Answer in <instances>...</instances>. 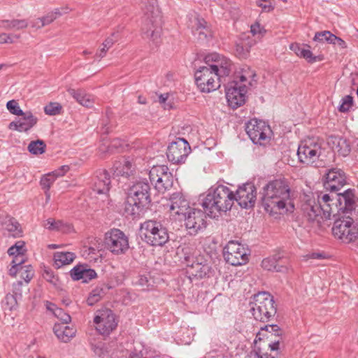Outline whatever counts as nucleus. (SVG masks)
<instances>
[{
  "label": "nucleus",
  "mask_w": 358,
  "mask_h": 358,
  "mask_svg": "<svg viewBox=\"0 0 358 358\" xmlns=\"http://www.w3.org/2000/svg\"><path fill=\"white\" fill-rule=\"evenodd\" d=\"M262 201L266 213L275 217L294 209L289 183L284 178L272 180L264 186Z\"/></svg>",
  "instance_id": "obj_1"
},
{
  "label": "nucleus",
  "mask_w": 358,
  "mask_h": 358,
  "mask_svg": "<svg viewBox=\"0 0 358 358\" xmlns=\"http://www.w3.org/2000/svg\"><path fill=\"white\" fill-rule=\"evenodd\" d=\"M317 200L324 221L329 220L331 216L339 215L341 213L348 214L355 209V190L351 189L335 195L317 192Z\"/></svg>",
  "instance_id": "obj_2"
},
{
  "label": "nucleus",
  "mask_w": 358,
  "mask_h": 358,
  "mask_svg": "<svg viewBox=\"0 0 358 358\" xmlns=\"http://www.w3.org/2000/svg\"><path fill=\"white\" fill-rule=\"evenodd\" d=\"M235 201V195L228 187L217 185L211 187L203 196L201 206L210 217H218L220 213L229 210Z\"/></svg>",
  "instance_id": "obj_3"
},
{
  "label": "nucleus",
  "mask_w": 358,
  "mask_h": 358,
  "mask_svg": "<svg viewBox=\"0 0 358 358\" xmlns=\"http://www.w3.org/2000/svg\"><path fill=\"white\" fill-rule=\"evenodd\" d=\"M255 76L254 71L246 66L238 71L234 80L227 84L226 98L231 108H236L245 103L248 89L252 85Z\"/></svg>",
  "instance_id": "obj_4"
},
{
  "label": "nucleus",
  "mask_w": 358,
  "mask_h": 358,
  "mask_svg": "<svg viewBox=\"0 0 358 358\" xmlns=\"http://www.w3.org/2000/svg\"><path fill=\"white\" fill-rule=\"evenodd\" d=\"M141 9L143 13V36L157 44L161 36L162 19L157 0H143Z\"/></svg>",
  "instance_id": "obj_5"
},
{
  "label": "nucleus",
  "mask_w": 358,
  "mask_h": 358,
  "mask_svg": "<svg viewBox=\"0 0 358 358\" xmlns=\"http://www.w3.org/2000/svg\"><path fill=\"white\" fill-rule=\"evenodd\" d=\"M150 185L147 181L139 180L135 182L129 189L128 202L125 206L127 214L136 216L142 208L151 201Z\"/></svg>",
  "instance_id": "obj_6"
},
{
  "label": "nucleus",
  "mask_w": 358,
  "mask_h": 358,
  "mask_svg": "<svg viewBox=\"0 0 358 358\" xmlns=\"http://www.w3.org/2000/svg\"><path fill=\"white\" fill-rule=\"evenodd\" d=\"M140 236L148 245L162 246L169 240L168 231L160 222L149 220L141 224Z\"/></svg>",
  "instance_id": "obj_7"
},
{
  "label": "nucleus",
  "mask_w": 358,
  "mask_h": 358,
  "mask_svg": "<svg viewBox=\"0 0 358 358\" xmlns=\"http://www.w3.org/2000/svg\"><path fill=\"white\" fill-rule=\"evenodd\" d=\"M273 297L268 292L255 294L250 302V312L254 318L263 322H268L276 313Z\"/></svg>",
  "instance_id": "obj_8"
},
{
  "label": "nucleus",
  "mask_w": 358,
  "mask_h": 358,
  "mask_svg": "<svg viewBox=\"0 0 358 358\" xmlns=\"http://www.w3.org/2000/svg\"><path fill=\"white\" fill-rule=\"evenodd\" d=\"M331 231L334 238L345 244L354 243L358 239V224L348 215L336 220Z\"/></svg>",
  "instance_id": "obj_9"
},
{
  "label": "nucleus",
  "mask_w": 358,
  "mask_h": 358,
  "mask_svg": "<svg viewBox=\"0 0 358 358\" xmlns=\"http://www.w3.org/2000/svg\"><path fill=\"white\" fill-rule=\"evenodd\" d=\"M194 78L198 88L204 93H210L217 90L222 79H224L206 66H200L195 71Z\"/></svg>",
  "instance_id": "obj_10"
},
{
  "label": "nucleus",
  "mask_w": 358,
  "mask_h": 358,
  "mask_svg": "<svg viewBox=\"0 0 358 358\" xmlns=\"http://www.w3.org/2000/svg\"><path fill=\"white\" fill-rule=\"evenodd\" d=\"M301 210L307 220L313 224L320 227L324 222L317 192L305 194L302 199Z\"/></svg>",
  "instance_id": "obj_11"
},
{
  "label": "nucleus",
  "mask_w": 358,
  "mask_h": 358,
  "mask_svg": "<svg viewBox=\"0 0 358 358\" xmlns=\"http://www.w3.org/2000/svg\"><path fill=\"white\" fill-rule=\"evenodd\" d=\"M322 152L321 143L311 138L302 141L298 146L297 156L300 162L312 165L320 157Z\"/></svg>",
  "instance_id": "obj_12"
},
{
  "label": "nucleus",
  "mask_w": 358,
  "mask_h": 358,
  "mask_svg": "<svg viewBox=\"0 0 358 358\" xmlns=\"http://www.w3.org/2000/svg\"><path fill=\"white\" fill-rule=\"evenodd\" d=\"M245 131L251 141L259 145H264L271 137L272 131L270 126L264 121L256 118L248 122Z\"/></svg>",
  "instance_id": "obj_13"
},
{
  "label": "nucleus",
  "mask_w": 358,
  "mask_h": 358,
  "mask_svg": "<svg viewBox=\"0 0 358 358\" xmlns=\"http://www.w3.org/2000/svg\"><path fill=\"white\" fill-rule=\"evenodd\" d=\"M150 182L159 192H164L173 185V176L165 165L153 166L149 171Z\"/></svg>",
  "instance_id": "obj_14"
},
{
  "label": "nucleus",
  "mask_w": 358,
  "mask_h": 358,
  "mask_svg": "<svg viewBox=\"0 0 358 358\" xmlns=\"http://www.w3.org/2000/svg\"><path fill=\"white\" fill-rule=\"evenodd\" d=\"M248 250L238 241H231L224 248V257L232 266L244 264L248 261Z\"/></svg>",
  "instance_id": "obj_15"
},
{
  "label": "nucleus",
  "mask_w": 358,
  "mask_h": 358,
  "mask_svg": "<svg viewBox=\"0 0 358 358\" xmlns=\"http://www.w3.org/2000/svg\"><path fill=\"white\" fill-rule=\"evenodd\" d=\"M204 62L206 66L209 67L210 70L224 78L231 73L232 63L230 59L217 52L206 55Z\"/></svg>",
  "instance_id": "obj_16"
},
{
  "label": "nucleus",
  "mask_w": 358,
  "mask_h": 358,
  "mask_svg": "<svg viewBox=\"0 0 358 358\" xmlns=\"http://www.w3.org/2000/svg\"><path fill=\"white\" fill-rule=\"evenodd\" d=\"M191 148L188 142L184 138H177L168 146L166 156L173 164L182 163L190 153Z\"/></svg>",
  "instance_id": "obj_17"
},
{
  "label": "nucleus",
  "mask_w": 358,
  "mask_h": 358,
  "mask_svg": "<svg viewBox=\"0 0 358 358\" xmlns=\"http://www.w3.org/2000/svg\"><path fill=\"white\" fill-rule=\"evenodd\" d=\"M206 212L195 208H189L185 217V224L191 235H195L206 227Z\"/></svg>",
  "instance_id": "obj_18"
},
{
  "label": "nucleus",
  "mask_w": 358,
  "mask_h": 358,
  "mask_svg": "<svg viewBox=\"0 0 358 358\" xmlns=\"http://www.w3.org/2000/svg\"><path fill=\"white\" fill-rule=\"evenodd\" d=\"M95 329L104 340L109 338L112 333V310L104 308L96 311L94 317Z\"/></svg>",
  "instance_id": "obj_19"
},
{
  "label": "nucleus",
  "mask_w": 358,
  "mask_h": 358,
  "mask_svg": "<svg viewBox=\"0 0 358 358\" xmlns=\"http://www.w3.org/2000/svg\"><path fill=\"white\" fill-rule=\"evenodd\" d=\"M257 199V190L252 183H245L236 190L235 200L244 208L253 207Z\"/></svg>",
  "instance_id": "obj_20"
},
{
  "label": "nucleus",
  "mask_w": 358,
  "mask_h": 358,
  "mask_svg": "<svg viewBox=\"0 0 358 358\" xmlns=\"http://www.w3.org/2000/svg\"><path fill=\"white\" fill-rule=\"evenodd\" d=\"M346 182V177L344 172L339 169H329L326 173L324 186L327 190L331 192L338 191Z\"/></svg>",
  "instance_id": "obj_21"
},
{
  "label": "nucleus",
  "mask_w": 358,
  "mask_h": 358,
  "mask_svg": "<svg viewBox=\"0 0 358 358\" xmlns=\"http://www.w3.org/2000/svg\"><path fill=\"white\" fill-rule=\"evenodd\" d=\"M38 122V118L29 111L22 113L15 121L11 122L8 128L20 132H27L34 127Z\"/></svg>",
  "instance_id": "obj_22"
},
{
  "label": "nucleus",
  "mask_w": 358,
  "mask_h": 358,
  "mask_svg": "<svg viewBox=\"0 0 358 358\" xmlns=\"http://www.w3.org/2000/svg\"><path fill=\"white\" fill-rule=\"evenodd\" d=\"M188 27L192 29L194 36H197L199 40H204L211 36L210 31L206 25V22L199 17L196 13L188 15Z\"/></svg>",
  "instance_id": "obj_23"
},
{
  "label": "nucleus",
  "mask_w": 358,
  "mask_h": 358,
  "mask_svg": "<svg viewBox=\"0 0 358 358\" xmlns=\"http://www.w3.org/2000/svg\"><path fill=\"white\" fill-rule=\"evenodd\" d=\"M69 275L73 280H82L84 283H87L97 277L96 271L87 264H77L70 270Z\"/></svg>",
  "instance_id": "obj_24"
},
{
  "label": "nucleus",
  "mask_w": 358,
  "mask_h": 358,
  "mask_svg": "<svg viewBox=\"0 0 358 358\" xmlns=\"http://www.w3.org/2000/svg\"><path fill=\"white\" fill-rule=\"evenodd\" d=\"M127 348L123 345V343H120V347H117L115 350L113 349V355L115 354L117 358H149L150 355L147 349L144 346L141 345L138 348L135 347L134 351L129 352L128 346L129 343H126Z\"/></svg>",
  "instance_id": "obj_25"
},
{
  "label": "nucleus",
  "mask_w": 358,
  "mask_h": 358,
  "mask_svg": "<svg viewBox=\"0 0 358 358\" xmlns=\"http://www.w3.org/2000/svg\"><path fill=\"white\" fill-rule=\"evenodd\" d=\"M170 210L176 215H185L187 212L189 207V201L185 198L182 192L173 193L169 198Z\"/></svg>",
  "instance_id": "obj_26"
},
{
  "label": "nucleus",
  "mask_w": 358,
  "mask_h": 358,
  "mask_svg": "<svg viewBox=\"0 0 358 358\" xmlns=\"http://www.w3.org/2000/svg\"><path fill=\"white\" fill-rule=\"evenodd\" d=\"M176 255L182 264L187 267L198 258L196 256V248L194 243H182L176 250Z\"/></svg>",
  "instance_id": "obj_27"
},
{
  "label": "nucleus",
  "mask_w": 358,
  "mask_h": 358,
  "mask_svg": "<svg viewBox=\"0 0 358 358\" xmlns=\"http://www.w3.org/2000/svg\"><path fill=\"white\" fill-rule=\"evenodd\" d=\"M187 272L196 278H203L209 276L212 269L208 263L203 262L201 257H199L187 267Z\"/></svg>",
  "instance_id": "obj_28"
},
{
  "label": "nucleus",
  "mask_w": 358,
  "mask_h": 358,
  "mask_svg": "<svg viewBox=\"0 0 358 358\" xmlns=\"http://www.w3.org/2000/svg\"><path fill=\"white\" fill-rule=\"evenodd\" d=\"M129 248L127 236L118 229H113V255L125 254Z\"/></svg>",
  "instance_id": "obj_29"
},
{
  "label": "nucleus",
  "mask_w": 358,
  "mask_h": 358,
  "mask_svg": "<svg viewBox=\"0 0 358 358\" xmlns=\"http://www.w3.org/2000/svg\"><path fill=\"white\" fill-rule=\"evenodd\" d=\"M0 224L3 229L8 232L9 236L14 238L22 236L20 224L15 218L8 215H0Z\"/></svg>",
  "instance_id": "obj_30"
},
{
  "label": "nucleus",
  "mask_w": 358,
  "mask_h": 358,
  "mask_svg": "<svg viewBox=\"0 0 358 358\" xmlns=\"http://www.w3.org/2000/svg\"><path fill=\"white\" fill-rule=\"evenodd\" d=\"M22 285L21 282H18V287L15 288L13 293H8L6 295L1 301V306L5 311H13L17 308V301L22 299V293L20 290V287Z\"/></svg>",
  "instance_id": "obj_31"
},
{
  "label": "nucleus",
  "mask_w": 358,
  "mask_h": 358,
  "mask_svg": "<svg viewBox=\"0 0 358 358\" xmlns=\"http://www.w3.org/2000/svg\"><path fill=\"white\" fill-rule=\"evenodd\" d=\"M110 175L107 170H101L97 176V181L95 182V189L98 194L109 195L110 189Z\"/></svg>",
  "instance_id": "obj_32"
},
{
  "label": "nucleus",
  "mask_w": 358,
  "mask_h": 358,
  "mask_svg": "<svg viewBox=\"0 0 358 358\" xmlns=\"http://www.w3.org/2000/svg\"><path fill=\"white\" fill-rule=\"evenodd\" d=\"M67 324H55L53 331L57 338L64 343H67L76 336V330L66 325Z\"/></svg>",
  "instance_id": "obj_33"
},
{
  "label": "nucleus",
  "mask_w": 358,
  "mask_h": 358,
  "mask_svg": "<svg viewBox=\"0 0 358 358\" xmlns=\"http://www.w3.org/2000/svg\"><path fill=\"white\" fill-rule=\"evenodd\" d=\"M328 143L332 149L339 155L345 157L350 152V145L348 141L341 136H331Z\"/></svg>",
  "instance_id": "obj_34"
},
{
  "label": "nucleus",
  "mask_w": 358,
  "mask_h": 358,
  "mask_svg": "<svg viewBox=\"0 0 358 358\" xmlns=\"http://www.w3.org/2000/svg\"><path fill=\"white\" fill-rule=\"evenodd\" d=\"M76 257L73 252H57L54 253L53 259L55 266L59 268L64 265L71 264Z\"/></svg>",
  "instance_id": "obj_35"
},
{
  "label": "nucleus",
  "mask_w": 358,
  "mask_h": 358,
  "mask_svg": "<svg viewBox=\"0 0 358 358\" xmlns=\"http://www.w3.org/2000/svg\"><path fill=\"white\" fill-rule=\"evenodd\" d=\"M154 280L148 273L138 274L133 280V284L141 287L143 291L152 289L154 287Z\"/></svg>",
  "instance_id": "obj_36"
},
{
  "label": "nucleus",
  "mask_w": 358,
  "mask_h": 358,
  "mask_svg": "<svg viewBox=\"0 0 358 358\" xmlns=\"http://www.w3.org/2000/svg\"><path fill=\"white\" fill-rule=\"evenodd\" d=\"M262 335L266 336L267 338H272V336L280 337L282 335V331L276 324L266 325L264 327H261L255 339V342L257 340H262Z\"/></svg>",
  "instance_id": "obj_37"
},
{
  "label": "nucleus",
  "mask_w": 358,
  "mask_h": 358,
  "mask_svg": "<svg viewBox=\"0 0 358 358\" xmlns=\"http://www.w3.org/2000/svg\"><path fill=\"white\" fill-rule=\"evenodd\" d=\"M68 92L81 105L85 107L92 106V100L91 99L90 95L87 94L84 90L69 89Z\"/></svg>",
  "instance_id": "obj_38"
},
{
  "label": "nucleus",
  "mask_w": 358,
  "mask_h": 358,
  "mask_svg": "<svg viewBox=\"0 0 358 358\" xmlns=\"http://www.w3.org/2000/svg\"><path fill=\"white\" fill-rule=\"evenodd\" d=\"M262 266L265 270L276 272H283L287 270V267L277 264L275 257L264 258L262 262Z\"/></svg>",
  "instance_id": "obj_39"
},
{
  "label": "nucleus",
  "mask_w": 358,
  "mask_h": 358,
  "mask_svg": "<svg viewBox=\"0 0 358 358\" xmlns=\"http://www.w3.org/2000/svg\"><path fill=\"white\" fill-rule=\"evenodd\" d=\"M28 26V22L26 20H2L1 27L3 29L10 30H20L26 28Z\"/></svg>",
  "instance_id": "obj_40"
},
{
  "label": "nucleus",
  "mask_w": 358,
  "mask_h": 358,
  "mask_svg": "<svg viewBox=\"0 0 358 358\" xmlns=\"http://www.w3.org/2000/svg\"><path fill=\"white\" fill-rule=\"evenodd\" d=\"M46 145L42 140L32 141L27 147L28 151L32 155H41L45 152Z\"/></svg>",
  "instance_id": "obj_41"
},
{
  "label": "nucleus",
  "mask_w": 358,
  "mask_h": 358,
  "mask_svg": "<svg viewBox=\"0 0 358 358\" xmlns=\"http://www.w3.org/2000/svg\"><path fill=\"white\" fill-rule=\"evenodd\" d=\"M299 57L305 59L309 63H315L321 62L324 59L322 55H313L312 51L310 50V46L304 47L299 53Z\"/></svg>",
  "instance_id": "obj_42"
},
{
  "label": "nucleus",
  "mask_w": 358,
  "mask_h": 358,
  "mask_svg": "<svg viewBox=\"0 0 358 358\" xmlns=\"http://www.w3.org/2000/svg\"><path fill=\"white\" fill-rule=\"evenodd\" d=\"M57 177H56V175L53 173V171L51 173H49L45 176H43L41 179V185L43 187V189H45V194L47 196V199H50V194L48 193V191L50 188L52 183L55 182Z\"/></svg>",
  "instance_id": "obj_43"
},
{
  "label": "nucleus",
  "mask_w": 358,
  "mask_h": 358,
  "mask_svg": "<svg viewBox=\"0 0 358 358\" xmlns=\"http://www.w3.org/2000/svg\"><path fill=\"white\" fill-rule=\"evenodd\" d=\"M103 295V289L96 287L89 294L87 299V303L90 306H94L95 303H96L98 301L101 300Z\"/></svg>",
  "instance_id": "obj_44"
},
{
  "label": "nucleus",
  "mask_w": 358,
  "mask_h": 358,
  "mask_svg": "<svg viewBox=\"0 0 358 358\" xmlns=\"http://www.w3.org/2000/svg\"><path fill=\"white\" fill-rule=\"evenodd\" d=\"M334 35V34L329 31L316 32L313 37V41L321 43L326 42L330 44L332 42Z\"/></svg>",
  "instance_id": "obj_45"
},
{
  "label": "nucleus",
  "mask_w": 358,
  "mask_h": 358,
  "mask_svg": "<svg viewBox=\"0 0 358 358\" xmlns=\"http://www.w3.org/2000/svg\"><path fill=\"white\" fill-rule=\"evenodd\" d=\"M223 8L229 11L233 19H238L240 16V11L237 5L234 2V0H225L222 4Z\"/></svg>",
  "instance_id": "obj_46"
},
{
  "label": "nucleus",
  "mask_w": 358,
  "mask_h": 358,
  "mask_svg": "<svg viewBox=\"0 0 358 358\" xmlns=\"http://www.w3.org/2000/svg\"><path fill=\"white\" fill-rule=\"evenodd\" d=\"M24 245L25 243L22 241H17L15 245L9 248V249L8 250V254L10 256L24 255L25 252H27Z\"/></svg>",
  "instance_id": "obj_47"
},
{
  "label": "nucleus",
  "mask_w": 358,
  "mask_h": 358,
  "mask_svg": "<svg viewBox=\"0 0 358 358\" xmlns=\"http://www.w3.org/2000/svg\"><path fill=\"white\" fill-rule=\"evenodd\" d=\"M62 106L57 102H51L44 107V112L48 115H56L61 113Z\"/></svg>",
  "instance_id": "obj_48"
},
{
  "label": "nucleus",
  "mask_w": 358,
  "mask_h": 358,
  "mask_svg": "<svg viewBox=\"0 0 358 358\" xmlns=\"http://www.w3.org/2000/svg\"><path fill=\"white\" fill-rule=\"evenodd\" d=\"M353 98L350 95L345 96L341 101V104L338 106V109L340 112H347L352 106Z\"/></svg>",
  "instance_id": "obj_49"
},
{
  "label": "nucleus",
  "mask_w": 358,
  "mask_h": 358,
  "mask_svg": "<svg viewBox=\"0 0 358 358\" xmlns=\"http://www.w3.org/2000/svg\"><path fill=\"white\" fill-rule=\"evenodd\" d=\"M6 108L11 114L17 116H20L23 113V110L20 108L18 102L15 99L8 101L6 103Z\"/></svg>",
  "instance_id": "obj_50"
},
{
  "label": "nucleus",
  "mask_w": 358,
  "mask_h": 358,
  "mask_svg": "<svg viewBox=\"0 0 358 358\" xmlns=\"http://www.w3.org/2000/svg\"><path fill=\"white\" fill-rule=\"evenodd\" d=\"M170 94L165 93L159 96V103L165 110H169L173 108V102L170 99Z\"/></svg>",
  "instance_id": "obj_51"
},
{
  "label": "nucleus",
  "mask_w": 358,
  "mask_h": 358,
  "mask_svg": "<svg viewBox=\"0 0 358 358\" xmlns=\"http://www.w3.org/2000/svg\"><path fill=\"white\" fill-rule=\"evenodd\" d=\"M64 226V223L62 220L55 221L52 218H49L45 221L44 227L49 230H60Z\"/></svg>",
  "instance_id": "obj_52"
},
{
  "label": "nucleus",
  "mask_w": 358,
  "mask_h": 358,
  "mask_svg": "<svg viewBox=\"0 0 358 358\" xmlns=\"http://www.w3.org/2000/svg\"><path fill=\"white\" fill-rule=\"evenodd\" d=\"M112 46V41L110 38L106 39V41L102 44V48L100 49L99 52H96L94 56V60L96 59H100L103 58L108 49Z\"/></svg>",
  "instance_id": "obj_53"
},
{
  "label": "nucleus",
  "mask_w": 358,
  "mask_h": 358,
  "mask_svg": "<svg viewBox=\"0 0 358 358\" xmlns=\"http://www.w3.org/2000/svg\"><path fill=\"white\" fill-rule=\"evenodd\" d=\"M55 316L59 319L62 322V324H69L71 321V316L60 308L55 310Z\"/></svg>",
  "instance_id": "obj_54"
},
{
  "label": "nucleus",
  "mask_w": 358,
  "mask_h": 358,
  "mask_svg": "<svg viewBox=\"0 0 358 358\" xmlns=\"http://www.w3.org/2000/svg\"><path fill=\"white\" fill-rule=\"evenodd\" d=\"M250 52V48L243 45V43H237L236 45V52L241 58H245Z\"/></svg>",
  "instance_id": "obj_55"
},
{
  "label": "nucleus",
  "mask_w": 358,
  "mask_h": 358,
  "mask_svg": "<svg viewBox=\"0 0 358 358\" xmlns=\"http://www.w3.org/2000/svg\"><path fill=\"white\" fill-rule=\"evenodd\" d=\"M43 277L47 281L55 285L58 283V278L55 275L54 272L51 269H45L43 273Z\"/></svg>",
  "instance_id": "obj_56"
},
{
  "label": "nucleus",
  "mask_w": 358,
  "mask_h": 358,
  "mask_svg": "<svg viewBox=\"0 0 358 358\" xmlns=\"http://www.w3.org/2000/svg\"><path fill=\"white\" fill-rule=\"evenodd\" d=\"M21 277L27 282H29L34 276V271L31 265L24 266L23 271L21 273Z\"/></svg>",
  "instance_id": "obj_57"
},
{
  "label": "nucleus",
  "mask_w": 358,
  "mask_h": 358,
  "mask_svg": "<svg viewBox=\"0 0 358 358\" xmlns=\"http://www.w3.org/2000/svg\"><path fill=\"white\" fill-rule=\"evenodd\" d=\"M250 31L253 36H262L265 33V29L259 22H255L250 27Z\"/></svg>",
  "instance_id": "obj_58"
},
{
  "label": "nucleus",
  "mask_w": 358,
  "mask_h": 358,
  "mask_svg": "<svg viewBox=\"0 0 358 358\" xmlns=\"http://www.w3.org/2000/svg\"><path fill=\"white\" fill-rule=\"evenodd\" d=\"M257 4L265 11H270L273 8L271 0H257Z\"/></svg>",
  "instance_id": "obj_59"
},
{
  "label": "nucleus",
  "mask_w": 358,
  "mask_h": 358,
  "mask_svg": "<svg viewBox=\"0 0 358 358\" xmlns=\"http://www.w3.org/2000/svg\"><path fill=\"white\" fill-rule=\"evenodd\" d=\"M13 259L12 260V264L20 268H24V266H22V264L25 262L24 255H13Z\"/></svg>",
  "instance_id": "obj_60"
},
{
  "label": "nucleus",
  "mask_w": 358,
  "mask_h": 358,
  "mask_svg": "<svg viewBox=\"0 0 358 358\" xmlns=\"http://www.w3.org/2000/svg\"><path fill=\"white\" fill-rule=\"evenodd\" d=\"M331 44L339 48L340 49H345L347 48L346 43L342 38L336 36V35H334Z\"/></svg>",
  "instance_id": "obj_61"
},
{
  "label": "nucleus",
  "mask_w": 358,
  "mask_h": 358,
  "mask_svg": "<svg viewBox=\"0 0 358 358\" xmlns=\"http://www.w3.org/2000/svg\"><path fill=\"white\" fill-rule=\"evenodd\" d=\"M43 27L50 24L55 20L57 19V16L54 13H48L44 17H41Z\"/></svg>",
  "instance_id": "obj_62"
},
{
  "label": "nucleus",
  "mask_w": 358,
  "mask_h": 358,
  "mask_svg": "<svg viewBox=\"0 0 358 358\" xmlns=\"http://www.w3.org/2000/svg\"><path fill=\"white\" fill-rule=\"evenodd\" d=\"M304 47H308V45L299 44V43H292L289 45V49L292 50L298 57H299L300 52L303 49Z\"/></svg>",
  "instance_id": "obj_63"
},
{
  "label": "nucleus",
  "mask_w": 358,
  "mask_h": 358,
  "mask_svg": "<svg viewBox=\"0 0 358 358\" xmlns=\"http://www.w3.org/2000/svg\"><path fill=\"white\" fill-rule=\"evenodd\" d=\"M105 244L106 248L112 252V229L108 231L105 234Z\"/></svg>",
  "instance_id": "obj_64"
}]
</instances>
